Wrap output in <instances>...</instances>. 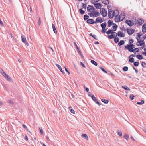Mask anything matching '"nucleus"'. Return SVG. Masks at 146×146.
<instances>
[{"label":"nucleus","mask_w":146,"mask_h":146,"mask_svg":"<svg viewBox=\"0 0 146 146\" xmlns=\"http://www.w3.org/2000/svg\"><path fill=\"white\" fill-rule=\"evenodd\" d=\"M119 14L116 15L115 17V22H118L119 21H123L124 19V17H123L121 18V17L119 16L118 15Z\"/></svg>","instance_id":"f257e3e1"},{"label":"nucleus","mask_w":146,"mask_h":146,"mask_svg":"<svg viewBox=\"0 0 146 146\" xmlns=\"http://www.w3.org/2000/svg\"><path fill=\"white\" fill-rule=\"evenodd\" d=\"M101 9H100V12L101 15L103 17H105L107 15V11L104 8H102Z\"/></svg>","instance_id":"f03ea898"},{"label":"nucleus","mask_w":146,"mask_h":146,"mask_svg":"<svg viewBox=\"0 0 146 146\" xmlns=\"http://www.w3.org/2000/svg\"><path fill=\"white\" fill-rule=\"evenodd\" d=\"M21 38L22 42L26 45H27V46H28L29 44L27 41L26 40V37L24 36V35H21Z\"/></svg>","instance_id":"7ed1b4c3"},{"label":"nucleus","mask_w":146,"mask_h":146,"mask_svg":"<svg viewBox=\"0 0 146 146\" xmlns=\"http://www.w3.org/2000/svg\"><path fill=\"white\" fill-rule=\"evenodd\" d=\"M115 33H112L111 35H108V37L110 39H112L115 38V37H116L117 36V34L116 32H114Z\"/></svg>","instance_id":"20e7f679"},{"label":"nucleus","mask_w":146,"mask_h":146,"mask_svg":"<svg viewBox=\"0 0 146 146\" xmlns=\"http://www.w3.org/2000/svg\"><path fill=\"white\" fill-rule=\"evenodd\" d=\"M127 31L129 35H131L133 34L135 31V30L132 28H128L127 29Z\"/></svg>","instance_id":"39448f33"},{"label":"nucleus","mask_w":146,"mask_h":146,"mask_svg":"<svg viewBox=\"0 0 146 146\" xmlns=\"http://www.w3.org/2000/svg\"><path fill=\"white\" fill-rule=\"evenodd\" d=\"M133 21H131L130 20H127L125 21V23L129 26L131 27L133 26L134 24Z\"/></svg>","instance_id":"423d86ee"},{"label":"nucleus","mask_w":146,"mask_h":146,"mask_svg":"<svg viewBox=\"0 0 146 146\" xmlns=\"http://www.w3.org/2000/svg\"><path fill=\"white\" fill-rule=\"evenodd\" d=\"M136 44L138 46H141L142 45H145V42L143 40L138 41Z\"/></svg>","instance_id":"0eeeda50"},{"label":"nucleus","mask_w":146,"mask_h":146,"mask_svg":"<svg viewBox=\"0 0 146 146\" xmlns=\"http://www.w3.org/2000/svg\"><path fill=\"white\" fill-rule=\"evenodd\" d=\"M96 2L93 3V4L95 7L97 9H99L102 7V5L100 3H95Z\"/></svg>","instance_id":"6e6552de"},{"label":"nucleus","mask_w":146,"mask_h":146,"mask_svg":"<svg viewBox=\"0 0 146 146\" xmlns=\"http://www.w3.org/2000/svg\"><path fill=\"white\" fill-rule=\"evenodd\" d=\"M87 23L88 24H91L95 23V21H94L93 19H88L86 21Z\"/></svg>","instance_id":"1a4fd4ad"},{"label":"nucleus","mask_w":146,"mask_h":146,"mask_svg":"<svg viewBox=\"0 0 146 146\" xmlns=\"http://www.w3.org/2000/svg\"><path fill=\"white\" fill-rule=\"evenodd\" d=\"M103 22V20L102 18L100 17H99L96 18L95 21V23H96L98 22L101 23Z\"/></svg>","instance_id":"9d476101"},{"label":"nucleus","mask_w":146,"mask_h":146,"mask_svg":"<svg viewBox=\"0 0 146 146\" xmlns=\"http://www.w3.org/2000/svg\"><path fill=\"white\" fill-rule=\"evenodd\" d=\"M139 51V49L137 48H135L133 49H131V50H129L130 52H133L134 53L138 52Z\"/></svg>","instance_id":"9b49d317"},{"label":"nucleus","mask_w":146,"mask_h":146,"mask_svg":"<svg viewBox=\"0 0 146 146\" xmlns=\"http://www.w3.org/2000/svg\"><path fill=\"white\" fill-rule=\"evenodd\" d=\"M117 35L119 37H125L124 34L120 31H119L118 32Z\"/></svg>","instance_id":"f8f14e48"},{"label":"nucleus","mask_w":146,"mask_h":146,"mask_svg":"<svg viewBox=\"0 0 146 146\" xmlns=\"http://www.w3.org/2000/svg\"><path fill=\"white\" fill-rule=\"evenodd\" d=\"M0 72L1 73L2 75L5 78L8 75L4 72V70L1 68H0Z\"/></svg>","instance_id":"ddd939ff"},{"label":"nucleus","mask_w":146,"mask_h":146,"mask_svg":"<svg viewBox=\"0 0 146 146\" xmlns=\"http://www.w3.org/2000/svg\"><path fill=\"white\" fill-rule=\"evenodd\" d=\"M108 27H110L113 24V25L114 23H113V21L111 20H109L108 22Z\"/></svg>","instance_id":"4468645a"},{"label":"nucleus","mask_w":146,"mask_h":146,"mask_svg":"<svg viewBox=\"0 0 146 146\" xmlns=\"http://www.w3.org/2000/svg\"><path fill=\"white\" fill-rule=\"evenodd\" d=\"M142 35V33L141 32H139L137 33V37H136V39L137 41H139L140 39V37Z\"/></svg>","instance_id":"2eb2a0df"},{"label":"nucleus","mask_w":146,"mask_h":146,"mask_svg":"<svg viewBox=\"0 0 146 146\" xmlns=\"http://www.w3.org/2000/svg\"><path fill=\"white\" fill-rule=\"evenodd\" d=\"M144 22V21L141 18L139 19L137 21V23L139 25H141Z\"/></svg>","instance_id":"dca6fc26"},{"label":"nucleus","mask_w":146,"mask_h":146,"mask_svg":"<svg viewBox=\"0 0 146 146\" xmlns=\"http://www.w3.org/2000/svg\"><path fill=\"white\" fill-rule=\"evenodd\" d=\"M87 11L88 12H90L91 13H92L93 11H92V7H91V5H88L87 8Z\"/></svg>","instance_id":"f3484780"},{"label":"nucleus","mask_w":146,"mask_h":146,"mask_svg":"<svg viewBox=\"0 0 146 146\" xmlns=\"http://www.w3.org/2000/svg\"><path fill=\"white\" fill-rule=\"evenodd\" d=\"M110 11H108V17L110 19H111L113 18V16H112V15H111V13L113 11L111 10V9H110Z\"/></svg>","instance_id":"a211bd4d"},{"label":"nucleus","mask_w":146,"mask_h":146,"mask_svg":"<svg viewBox=\"0 0 146 146\" xmlns=\"http://www.w3.org/2000/svg\"><path fill=\"white\" fill-rule=\"evenodd\" d=\"M56 65L58 68L59 70H60V71L62 73V74H64L65 72L64 71L62 70L60 66L57 64H56Z\"/></svg>","instance_id":"6ab92c4d"},{"label":"nucleus","mask_w":146,"mask_h":146,"mask_svg":"<svg viewBox=\"0 0 146 146\" xmlns=\"http://www.w3.org/2000/svg\"><path fill=\"white\" fill-rule=\"evenodd\" d=\"M94 17H96L100 15V13L98 12L95 11L93 12Z\"/></svg>","instance_id":"aec40b11"},{"label":"nucleus","mask_w":146,"mask_h":146,"mask_svg":"<svg viewBox=\"0 0 146 146\" xmlns=\"http://www.w3.org/2000/svg\"><path fill=\"white\" fill-rule=\"evenodd\" d=\"M113 25L114 26L112 27L113 31H115L118 27V26L115 23H114Z\"/></svg>","instance_id":"412c9836"},{"label":"nucleus","mask_w":146,"mask_h":146,"mask_svg":"<svg viewBox=\"0 0 146 146\" xmlns=\"http://www.w3.org/2000/svg\"><path fill=\"white\" fill-rule=\"evenodd\" d=\"M106 33L107 35H109L110 34H111V35L112 33H114V31H113V30L110 29H109Z\"/></svg>","instance_id":"4be33fe9"},{"label":"nucleus","mask_w":146,"mask_h":146,"mask_svg":"<svg viewBox=\"0 0 146 146\" xmlns=\"http://www.w3.org/2000/svg\"><path fill=\"white\" fill-rule=\"evenodd\" d=\"M102 3L105 5L108 4L109 3V1L108 0H102Z\"/></svg>","instance_id":"5701e85b"},{"label":"nucleus","mask_w":146,"mask_h":146,"mask_svg":"<svg viewBox=\"0 0 146 146\" xmlns=\"http://www.w3.org/2000/svg\"><path fill=\"white\" fill-rule=\"evenodd\" d=\"M82 137L87 140H88V138L87 135L86 134H83L82 135Z\"/></svg>","instance_id":"b1692460"},{"label":"nucleus","mask_w":146,"mask_h":146,"mask_svg":"<svg viewBox=\"0 0 146 146\" xmlns=\"http://www.w3.org/2000/svg\"><path fill=\"white\" fill-rule=\"evenodd\" d=\"M52 27L53 31L54 33H55V34H57V30H56V29L55 27V25L53 24H52Z\"/></svg>","instance_id":"393cba45"},{"label":"nucleus","mask_w":146,"mask_h":146,"mask_svg":"<svg viewBox=\"0 0 146 146\" xmlns=\"http://www.w3.org/2000/svg\"><path fill=\"white\" fill-rule=\"evenodd\" d=\"M69 110L70 112L73 114L75 113V111L71 107H69Z\"/></svg>","instance_id":"a878e982"},{"label":"nucleus","mask_w":146,"mask_h":146,"mask_svg":"<svg viewBox=\"0 0 146 146\" xmlns=\"http://www.w3.org/2000/svg\"><path fill=\"white\" fill-rule=\"evenodd\" d=\"M136 58L138 59L141 60L143 59V57L142 55L138 54L136 56Z\"/></svg>","instance_id":"bb28decb"},{"label":"nucleus","mask_w":146,"mask_h":146,"mask_svg":"<svg viewBox=\"0 0 146 146\" xmlns=\"http://www.w3.org/2000/svg\"><path fill=\"white\" fill-rule=\"evenodd\" d=\"M125 43V42L123 40H121L118 43V45L121 46L124 44Z\"/></svg>","instance_id":"cd10ccee"},{"label":"nucleus","mask_w":146,"mask_h":146,"mask_svg":"<svg viewBox=\"0 0 146 146\" xmlns=\"http://www.w3.org/2000/svg\"><path fill=\"white\" fill-rule=\"evenodd\" d=\"M125 48L127 49L129 51L132 49L131 46H129V44L127 45L125 47Z\"/></svg>","instance_id":"c85d7f7f"},{"label":"nucleus","mask_w":146,"mask_h":146,"mask_svg":"<svg viewBox=\"0 0 146 146\" xmlns=\"http://www.w3.org/2000/svg\"><path fill=\"white\" fill-rule=\"evenodd\" d=\"M107 25L106 23V22H105L104 23H102L100 25V26L102 27V28L104 29L106 27V26Z\"/></svg>","instance_id":"c756f323"},{"label":"nucleus","mask_w":146,"mask_h":146,"mask_svg":"<svg viewBox=\"0 0 146 146\" xmlns=\"http://www.w3.org/2000/svg\"><path fill=\"white\" fill-rule=\"evenodd\" d=\"M101 101L102 102L105 104H107L109 102V100H106L103 99H102Z\"/></svg>","instance_id":"7c9ffc66"},{"label":"nucleus","mask_w":146,"mask_h":146,"mask_svg":"<svg viewBox=\"0 0 146 146\" xmlns=\"http://www.w3.org/2000/svg\"><path fill=\"white\" fill-rule=\"evenodd\" d=\"M114 41L115 43H117L119 42V38L118 37H116L114 38Z\"/></svg>","instance_id":"2f4dec72"},{"label":"nucleus","mask_w":146,"mask_h":146,"mask_svg":"<svg viewBox=\"0 0 146 146\" xmlns=\"http://www.w3.org/2000/svg\"><path fill=\"white\" fill-rule=\"evenodd\" d=\"M129 61L131 63H133L134 62V59L133 57L129 58Z\"/></svg>","instance_id":"473e14b6"},{"label":"nucleus","mask_w":146,"mask_h":146,"mask_svg":"<svg viewBox=\"0 0 146 146\" xmlns=\"http://www.w3.org/2000/svg\"><path fill=\"white\" fill-rule=\"evenodd\" d=\"M91 62L92 64L95 66H97L98 65L97 63L93 60H91Z\"/></svg>","instance_id":"72a5a7b5"},{"label":"nucleus","mask_w":146,"mask_h":146,"mask_svg":"<svg viewBox=\"0 0 146 146\" xmlns=\"http://www.w3.org/2000/svg\"><path fill=\"white\" fill-rule=\"evenodd\" d=\"M5 78L7 79V80H8L9 81L12 82V80L11 79V78L10 76L8 75H7V76Z\"/></svg>","instance_id":"f704fd0d"},{"label":"nucleus","mask_w":146,"mask_h":146,"mask_svg":"<svg viewBox=\"0 0 146 146\" xmlns=\"http://www.w3.org/2000/svg\"><path fill=\"white\" fill-rule=\"evenodd\" d=\"M116 11L117 13H119V11L118 9H116V10H115L114 11H113V13L112 14V16H113V17L115 16V13Z\"/></svg>","instance_id":"c9c22d12"},{"label":"nucleus","mask_w":146,"mask_h":146,"mask_svg":"<svg viewBox=\"0 0 146 146\" xmlns=\"http://www.w3.org/2000/svg\"><path fill=\"white\" fill-rule=\"evenodd\" d=\"M79 11L80 14L83 15L85 13V11L84 10H83L82 8L80 9H79Z\"/></svg>","instance_id":"e433bc0d"},{"label":"nucleus","mask_w":146,"mask_h":146,"mask_svg":"<svg viewBox=\"0 0 146 146\" xmlns=\"http://www.w3.org/2000/svg\"><path fill=\"white\" fill-rule=\"evenodd\" d=\"M121 87L123 89H125V90H127L129 91H130V89L127 86H122Z\"/></svg>","instance_id":"4c0bfd02"},{"label":"nucleus","mask_w":146,"mask_h":146,"mask_svg":"<svg viewBox=\"0 0 146 146\" xmlns=\"http://www.w3.org/2000/svg\"><path fill=\"white\" fill-rule=\"evenodd\" d=\"M133 63V65L137 67L138 66L139 64V61H136L134 62Z\"/></svg>","instance_id":"58836bf2"},{"label":"nucleus","mask_w":146,"mask_h":146,"mask_svg":"<svg viewBox=\"0 0 146 146\" xmlns=\"http://www.w3.org/2000/svg\"><path fill=\"white\" fill-rule=\"evenodd\" d=\"M89 17V16L88 15H85L84 16V20H87Z\"/></svg>","instance_id":"ea45409f"},{"label":"nucleus","mask_w":146,"mask_h":146,"mask_svg":"<svg viewBox=\"0 0 146 146\" xmlns=\"http://www.w3.org/2000/svg\"><path fill=\"white\" fill-rule=\"evenodd\" d=\"M91 98L93 100L94 102H95L97 100L96 97L94 96V95H92Z\"/></svg>","instance_id":"a19ab883"},{"label":"nucleus","mask_w":146,"mask_h":146,"mask_svg":"<svg viewBox=\"0 0 146 146\" xmlns=\"http://www.w3.org/2000/svg\"><path fill=\"white\" fill-rule=\"evenodd\" d=\"M144 103V100H141V101L140 102H137V104L138 105H142Z\"/></svg>","instance_id":"79ce46f5"},{"label":"nucleus","mask_w":146,"mask_h":146,"mask_svg":"<svg viewBox=\"0 0 146 146\" xmlns=\"http://www.w3.org/2000/svg\"><path fill=\"white\" fill-rule=\"evenodd\" d=\"M128 67L126 66L124 67L123 68V70L124 71H127L128 70Z\"/></svg>","instance_id":"37998d69"},{"label":"nucleus","mask_w":146,"mask_h":146,"mask_svg":"<svg viewBox=\"0 0 146 146\" xmlns=\"http://www.w3.org/2000/svg\"><path fill=\"white\" fill-rule=\"evenodd\" d=\"M82 9L84 8L85 9H86V4L82 3Z\"/></svg>","instance_id":"c03bdc74"},{"label":"nucleus","mask_w":146,"mask_h":146,"mask_svg":"<svg viewBox=\"0 0 146 146\" xmlns=\"http://www.w3.org/2000/svg\"><path fill=\"white\" fill-rule=\"evenodd\" d=\"M119 16L121 17V18H122V17H124V19L125 17V13H121V14H120V15H119Z\"/></svg>","instance_id":"a18cd8bd"},{"label":"nucleus","mask_w":146,"mask_h":146,"mask_svg":"<svg viewBox=\"0 0 146 146\" xmlns=\"http://www.w3.org/2000/svg\"><path fill=\"white\" fill-rule=\"evenodd\" d=\"M142 66L144 68H146V63L144 62H142Z\"/></svg>","instance_id":"49530a36"},{"label":"nucleus","mask_w":146,"mask_h":146,"mask_svg":"<svg viewBox=\"0 0 146 146\" xmlns=\"http://www.w3.org/2000/svg\"><path fill=\"white\" fill-rule=\"evenodd\" d=\"M142 32L143 33H145L146 32V27H142Z\"/></svg>","instance_id":"de8ad7c7"},{"label":"nucleus","mask_w":146,"mask_h":146,"mask_svg":"<svg viewBox=\"0 0 146 146\" xmlns=\"http://www.w3.org/2000/svg\"><path fill=\"white\" fill-rule=\"evenodd\" d=\"M135 97L134 96L133 94H131L130 96V98L131 100H133L134 99Z\"/></svg>","instance_id":"09e8293b"},{"label":"nucleus","mask_w":146,"mask_h":146,"mask_svg":"<svg viewBox=\"0 0 146 146\" xmlns=\"http://www.w3.org/2000/svg\"><path fill=\"white\" fill-rule=\"evenodd\" d=\"M100 69L102 71H103L104 73H107V72L104 69V68H102V67H100Z\"/></svg>","instance_id":"8fccbe9b"},{"label":"nucleus","mask_w":146,"mask_h":146,"mask_svg":"<svg viewBox=\"0 0 146 146\" xmlns=\"http://www.w3.org/2000/svg\"><path fill=\"white\" fill-rule=\"evenodd\" d=\"M129 44H131L133 43L134 41L133 39H131L129 40Z\"/></svg>","instance_id":"3c124183"},{"label":"nucleus","mask_w":146,"mask_h":146,"mask_svg":"<svg viewBox=\"0 0 146 146\" xmlns=\"http://www.w3.org/2000/svg\"><path fill=\"white\" fill-rule=\"evenodd\" d=\"M124 137L126 140H127L129 138V136L128 135L125 134L124 136Z\"/></svg>","instance_id":"603ef678"},{"label":"nucleus","mask_w":146,"mask_h":146,"mask_svg":"<svg viewBox=\"0 0 146 146\" xmlns=\"http://www.w3.org/2000/svg\"><path fill=\"white\" fill-rule=\"evenodd\" d=\"M106 29H105V28L104 29L102 28V29L101 31V32L102 33H105L106 32Z\"/></svg>","instance_id":"864d4df0"},{"label":"nucleus","mask_w":146,"mask_h":146,"mask_svg":"<svg viewBox=\"0 0 146 146\" xmlns=\"http://www.w3.org/2000/svg\"><path fill=\"white\" fill-rule=\"evenodd\" d=\"M108 75H111L112 76H114V75L112 73H111L109 71L107 73Z\"/></svg>","instance_id":"5fc2aeb1"},{"label":"nucleus","mask_w":146,"mask_h":146,"mask_svg":"<svg viewBox=\"0 0 146 146\" xmlns=\"http://www.w3.org/2000/svg\"><path fill=\"white\" fill-rule=\"evenodd\" d=\"M107 8H108V11L109 10H110V9H111V6H110V5H108V6H107Z\"/></svg>","instance_id":"6e6d98bb"},{"label":"nucleus","mask_w":146,"mask_h":146,"mask_svg":"<svg viewBox=\"0 0 146 146\" xmlns=\"http://www.w3.org/2000/svg\"><path fill=\"white\" fill-rule=\"evenodd\" d=\"M23 127L25 129L27 130V131H28V129L27 127L24 124L22 125Z\"/></svg>","instance_id":"4d7b16f0"},{"label":"nucleus","mask_w":146,"mask_h":146,"mask_svg":"<svg viewBox=\"0 0 146 146\" xmlns=\"http://www.w3.org/2000/svg\"><path fill=\"white\" fill-rule=\"evenodd\" d=\"M88 14L90 17H94V15L93 14V12L91 13H88Z\"/></svg>","instance_id":"13d9d810"},{"label":"nucleus","mask_w":146,"mask_h":146,"mask_svg":"<svg viewBox=\"0 0 146 146\" xmlns=\"http://www.w3.org/2000/svg\"><path fill=\"white\" fill-rule=\"evenodd\" d=\"M130 45V46H131V47L132 49H133L135 47V46L133 44H129V46Z\"/></svg>","instance_id":"bf43d9fd"},{"label":"nucleus","mask_w":146,"mask_h":146,"mask_svg":"<svg viewBox=\"0 0 146 146\" xmlns=\"http://www.w3.org/2000/svg\"><path fill=\"white\" fill-rule=\"evenodd\" d=\"M80 65L84 68H86L85 66L84 65V64L82 62H80Z\"/></svg>","instance_id":"052dcab7"},{"label":"nucleus","mask_w":146,"mask_h":146,"mask_svg":"<svg viewBox=\"0 0 146 146\" xmlns=\"http://www.w3.org/2000/svg\"><path fill=\"white\" fill-rule=\"evenodd\" d=\"M65 71L66 72H67L68 75H70V72L66 68V67L65 68Z\"/></svg>","instance_id":"680f3d73"},{"label":"nucleus","mask_w":146,"mask_h":146,"mask_svg":"<svg viewBox=\"0 0 146 146\" xmlns=\"http://www.w3.org/2000/svg\"><path fill=\"white\" fill-rule=\"evenodd\" d=\"M120 29L124 31H125L127 30V29L125 28L124 27H120Z\"/></svg>","instance_id":"e2e57ef3"},{"label":"nucleus","mask_w":146,"mask_h":146,"mask_svg":"<svg viewBox=\"0 0 146 146\" xmlns=\"http://www.w3.org/2000/svg\"><path fill=\"white\" fill-rule=\"evenodd\" d=\"M91 7H92V11H93V12H94L95 10V8L92 5H91Z\"/></svg>","instance_id":"0e129e2a"},{"label":"nucleus","mask_w":146,"mask_h":146,"mask_svg":"<svg viewBox=\"0 0 146 146\" xmlns=\"http://www.w3.org/2000/svg\"><path fill=\"white\" fill-rule=\"evenodd\" d=\"M39 129H40V133L41 134V135L43 134V131L42 129V128H39Z\"/></svg>","instance_id":"69168bd1"},{"label":"nucleus","mask_w":146,"mask_h":146,"mask_svg":"<svg viewBox=\"0 0 146 146\" xmlns=\"http://www.w3.org/2000/svg\"><path fill=\"white\" fill-rule=\"evenodd\" d=\"M7 102H9V103L11 104H13V102L10 100H8L7 101Z\"/></svg>","instance_id":"338daca9"},{"label":"nucleus","mask_w":146,"mask_h":146,"mask_svg":"<svg viewBox=\"0 0 146 146\" xmlns=\"http://www.w3.org/2000/svg\"><path fill=\"white\" fill-rule=\"evenodd\" d=\"M95 102L96 104H98V105H99L100 106L101 105V104L100 103V102L98 101L97 100H96V101H95Z\"/></svg>","instance_id":"774afa93"}]
</instances>
